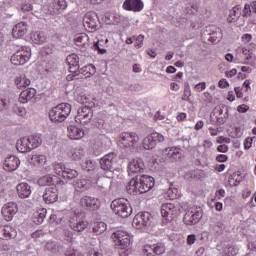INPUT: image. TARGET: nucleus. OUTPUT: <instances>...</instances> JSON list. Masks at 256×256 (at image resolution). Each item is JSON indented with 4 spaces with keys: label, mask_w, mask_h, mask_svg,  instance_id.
<instances>
[{
    "label": "nucleus",
    "mask_w": 256,
    "mask_h": 256,
    "mask_svg": "<svg viewBox=\"0 0 256 256\" xmlns=\"http://www.w3.org/2000/svg\"><path fill=\"white\" fill-rule=\"evenodd\" d=\"M71 113V104L60 103L49 111V119L52 123H63Z\"/></svg>",
    "instance_id": "nucleus-1"
},
{
    "label": "nucleus",
    "mask_w": 256,
    "mask_h": 256,
    "mask_svg": "<svg viewBox=\"0 0 256 256\" xmlns=\"http://www.w3.org/2000/svg\"><path fill=\"white\" fill-rule=\"evenodd\" d=\"M113 213L121 217L122 219H127L133 213V208L129 203V200L125 198H118L112 201L110 205Z\"/></svg>",
    "instance_id": "nucleus-2"
},
{
    "label": "nucleus",
    "mask_w": 256,
    "mask_h": 256,
    "mask_svg": "<svg viewBox=\"0 0 256 256\" xmlns=\"http://www.w3.org/2000/svg\"><path fill=\"white\" fill-rule=\"evenodd\" d=\"M137 143H139V135L135 132H122L119 136V145L125 149H135Z\"/></svg>",
    "instance_id": "nucleus-3"
},
{
    "label": "nucleus",
    "mask_w": 256,
    "mask_h": 256,
    "mask_svg": "<svg viewBox=\"0 0 256 256\" xmlns=\"http://www.w3.org/2000/svg\"><path fill=\"white\" fill-rule=\"evenodd\" d=\"M29 59H31V48L23 46L12 55L10 61L12 65H25Z\"/></svg>",
    "instance_id": "nucleus-4"
},
{
    "label": "nucleus",
    "mask_w": 256,
    "mask_h": 256,
    "mask_svg": "<svg viewBox=\"0 0 256 256\" xmlns=\"http://www.w3.org/2000/svg\"><path fill=\"white\" fill-rule=\"evenodd\" d=\"M153 223V215L149 212H140L135 215L132 220V225L136 229H143V227H151Z\"/></svg>",
    "instance_id": "nucleus-5"
},
{
    "label": "nucleus",
    "mask_w": 256,
    "mask_h": 256,
    "mask_svg": "<svg viewBox=\"0 0 256 256\" xmlns=\"http://www.w3.org/2000/svg\"><path fill=\"white\" fill-rule=\"evenodd\" d=\"M165 141V136L159 132H153L143 139L142 147L146 151H151L157 147V143H163Z\"/></svg>",
    "instance_id": "nucleus-6"
},
{
    "label": "nucleus",
    "mask_w": 256,
    "mask_h": 256,
    "mask_svg": "<svg viewBox=\"0 0 256 256\" xmlns=\"http://www.w3.org/2000/svg\"><path fill=\"white\" fill-rule=\"evenodd\" d=\"M112 239L119 249H127L131 245V236L123 230H117L112 233Z\"/></svg>",
    "instance_id": "nucleus-7"
},
{
    "label": "nucleus",
    "mask_w": 256,
    "mask_h": 256,
    "mask_svg": "<svg viewBox=\"0 0 256 256\" xmlns=\"http://www.w3.org/2000/svg\"><path fill=\"white\" fill-rule=\"evenodd\" d=\"M84 27L93 33L99 29V16L95 12H88L83 18Z\"/></svg>",
    "instance_id": "nucleus-8"
},
{
    "label": "nucleus",
    "mask_w": 256,
    "mask_h": 256,
    "mask_svg": "<svg viewBox=\"0 0 256 256\" xmlns=\"http://www.w3.org/2000/svg\"><path fill=\"white\" fill-rule=\"evenodd\" d=\"M91 119H93V109H91V107L82 106L77 110V116H75L76 123L87 125Z\"/></svg>",
    "instance_id": "nucleus-9"
},
{
    "label": "nucleus",
    "mask_w": 256,
    "mask_h": 256,
    "mask_svg": "<svg viewBox=\"0 0 256 256\" xmlns=\"http://www.w3.org/2000/svg\"><path fill=\"white\" fill-rule=\"evenodd\" d=\"M201 217H203V210L192 208L185 213L183 222L185 225H197V222L201 221Z\"/></svg>",
    "instance_id": "nucleus-10"
},
{
    "label": "nucleus",
    "mask_w": 256,
    "mask_h": 256,
    "mask_svg": "<svg viewBox=\"0 0 256 256\" xmlns=\"http://www.w3.org/2000/svg\"><path fill=\"white\" fill-rule=\"evenodd\" d=\"M161 215L163 223H169V221H173V217L177 215V208L175 207V204H163L161 206Z\"/></svg>",
    "instance_id": "nucleus-11"
},
{
    "label": "nucleus",
    "mask_w": 256,
    "mask_h": 256,
    "mask_svg": "<svg viewBox=\"0 0 256 256\" xmlns=\"http://www.w3.org/2000/svg\"><path fill=\"white\" fill-rule=\"evenodd\" d=\"M65 9H67V0H53L48 5V13L52 16L61 15Z\"/></svg>",
    "instance_id": "nucleus-12"
},
{
    "label": "nucleus",
    "mask_w": 256,
    "mask_h": 256,
    "mask_svg": "<svg viewBox=\"0 0 256 256\" xmlns=\"http://www.w3.org/2000/svg\"><path fill=\"white\" fill-rule=\"evenodd\" d=\"M43 201L47 205H52V203H57L59 199V192L57 190V186H49L45 189V193L43 194Z\"/></svg>",
    "instance_id": "nucleus-13"
},
{
    "label": "nucleus",
    "mask_w": 256,
    "mask_h": 256,
    "mask_svg": "<svg viewBox=\"0 0 256 256\" xmlns=\"http://www.w3.org/2000/svg\"><path fill=\"white\" fill-rule=\"evenodd\" d=\"M55 170L57 171V175H60V177H63V179H67L68 181L75 179L79 175L77 170L71 168H63L61 164H57L55 166Z\"/></svg>",
    "instance_id": "nucleus-14"
},
{
    "label": "nucleus",
    "mask_w": 256,
    "mask_h": 256,
    "mask_svg": "<svg viewBox=\"0 0 256 256\" xmlns=\"http://www.w3.org/2000/svg\"><path fill=\"white\" fill-rule=\"evenodd\" d=\"M80 205L88 211H97L100 202L97 198L91 196H84L80 199Z\"/></svg>",
    "instance_id": "nucleus-15"
},
{
    "label": "nucleus",
    "mask_w": 256,
    "mask_h": 256,
    "mask_svg": "<svg viewBox=\"0 0 256 256\" xmlns=\"http://www.w3.org/2000/svg\"><path fill=\"white\" fill-rule=\"evenodd\" d=\"M66 63L69 65V73H72L73 77L79 75V56L77 54H70L66 58Z\"/></svg>",
    "instance_id": "nucleus-16"
},
{
    "label": "nucleus",
    "mask_w": 256,
    "mask_h": 256,
    "mask_svg": "<svg viewBox=\"0 0 256 256\" xmlns=\"http://www.w3.org/2000/svg\"><path fill=\"white\" fill-rule=\"evenodd\" d=\"M19 165H21V160L17 156H8L3 164V169L11 173L13 171H17L19 169Z\"/></svg>",
    "instance_id": "nucleus-17"
},
{
    "label": "nucleus",
    "mask_w": 256,
    "mask_h": 256,
    "mask_svg": "<svg viewBox=\"0 0 256 256\" xmlns=\"http://www.w3.org/2000/svg\"><path fill=\"white\" fill-rule=\"evenodd\" d=\"M139 181L141 193H147L148 191H151L153 187H155V178L151 176L142 175L139 177Z\"/></svg>",
    "instance_id": "nucleus-18"
},
{
    "label": "nucleus",
    "mask_w": 256,
    "mask_h": 256,
    "mask_svg": "<svg viewBox=\"0 0 256 256\" xmlns=\"http://www.w3.org/2000/svg\"><path fill=\"white\" fill-rule=\"evenodd\" d=\"M115 165V153L106 154L103 158L100 159V167L103 171H110L113 169ZM113 175V173H110Z\"/></svg>",
    "instance_id": "nucleus-19"
},
{
    "label": "nucleus",
    "mask_w": 256,
    "mask_h": 256,
    "mask_svg": "<svg viewBox=\"0 0 256 256\" xmlns=\"http://www.w3.org/2000/svg\"><path fill=\"white\" fill-rule=\"evenodd\" d=\"M227 117H229V110L226 109L225 113L223 114V109L221 108H215L213 112L210 114L211 121H215L219 125H225V122L227 121Z\"/></svg>",
    "instance_id": "nucleus-20"
},
{
    "label": "nucleus",
    "mask_w": 256,
    "mask_h": 256,
    "mask_svg": "<svg viewBox=\"0 0 256 256\" xmlns=\"http://www.w3.org/2000/svg\"><path fill=\"white\" fill-rule=\"evenodd\" d=\"M17 211H19L17 203L8 202L2 208V215L6 219V221H11V219H13V215H15Z\"/></svg>",
    "instance_id": "nucleus-21"
},
{
    "label": "nucleus",
    "mask_w": 256,
    "mask_h": 256,
    "mask_svg": "<svg viewBox=\"0 0 256 256\" xmlns=\"http://www.w3.org/2000/svg\"><path fill=\"white\" fill-rule=\"evenodd\" d=\"M145 170V163L143 159L137 158L130 161L128 165V173L129 175H135L136 173H142Z\"/></svg>",
    "instance_id": "nucleus-22"
},
{
    "label": "nucleus",
    "mask_w": 256,
    "mask_h": 256,
    "mask_svg": "<svg viewBox=\"0 0 256 256\" xmlns=\"http://www.w3.org/2000/svg\"><path fill=\"white\" fill-rule=\"evenodd\" d=\"M143 7V1L141 0H125L123 3V9L133 11L134 13L143 11Z\"/></svg>",
    "instance_id": "nucleus-23"
},
{
    "label": "nucleus",
    "mask_w": 256,
    "mask_h": 256,
    "mask_svg": "<svg viewBox=\"0 0 256 256\" xmlns=\"http://www.w3.org/2000/svg\"><path fill=\"white\" fill-rule=\"evenodd\" d=\"M61 183H63V181L57 176L46 175L38 179V185H40V187H45L47 185L48 187H56V185H61Z\"/></svg>",
    "instance_id": "nucleus-24"
},
{
    "label": "nucleus",
    "mask_w": 256,
    "mask_h": 256,
    "mask_svg": "<svg viewBox=\"0 0 256 256\" xmlns=\"http://www.w3.org/2000/svg\"><path fill=\"white\" fill-rule=\"evenodd\" d=\"M74 43L79 47L80 51L85 52L87 51V47H89V36L86 33L76 34Z\"/></svg>",
    "instance_id": "nucleus-25"
},
{
    "label": "nucleus",
    "mask_w": 256,
    "mask_h": 256,
    "mask_svg": "<svg viewBox=\"0 0 256 256\" xmlns=\"http://www.w3.org/2000/svg\"><path fill=\"white\" fill-rule=\"evenodd\" d=\"M140 185L141 182L139 180V176L131 179L128 185L126 186L127 193H129V195H137V193L141 195L142 193Z\"/></svg>",
    "instance_id": "nucleus-26"
},
{
    "label": "nucleus",
    "mask_w": 256,
    "mask_h": 256,
    "mask_svg": "<svg viewBox=\"0 0 256 256\" xmlns=\"http://www.w3.org/2000/svg\"><path fill=\"white\" fill-rule=\"evenodd\" d=\"M27 34V23L20 22L15 25V27L12 29V37L14 39H21L24 35Z\"/></svg>",
    "instance_id": "nucleus-27"
},
{
    "label": "nucleus",
    "mask_w": 256,
    "mask_h": 256,
    "mask_svg": "<svg viewBox=\"0 0 256 256\" xmlns=\"http://www.w3.org/2000/svg\"><path fill=\"white\" fill-rule=\"evenodd\" d=\"M167 159H170V161H179L181 157H183V153L181 152V149L179 148H166L164 151Z\"/></svg>",
    "instance_id": "nucleus-28"
},
{
    "label": "nucleus",
    "mask_w": 256,
    "mask_h": 256,
    "mask_svg": "<svg viewBox=\"0 0 256 256\" xmlns=\"http://www.w3.org/2000/svg\"><path fill=\"white\" fill-rule=\"evenodd\" d=\"M68 137L72 140L83 139L85 137V131L77 126H68Z\"/></svg>",
    "instance_id": "nucleus-29"
},
{
    "label": "nucleus",
    "mask_w": 256,
    "mask_h": 256,
    "mask_svg": "<svg viewBox=\"0 0 256 256\" xmlns=\"http://www.w3.org/2000/svg\"><path fill=\"white\" fill-rule=\"evenodd\" d=\"M17 237V232L9 226H0V239L5 241L9 239H15Z\"/></svg>",
    "instance_id": "nucleus-30"
},
{
    "label": "nucleus",
    "mask_w": 256,
    "mask_h": 256,
    "mask_svg": "<svg viewBox=\"0 0 256 256\" xmlns=\"http://www.w3.org/2000/svg\"><path fill=\"white\" fill-rule=\"evenodd\" d=\"M112 183H113V176L111 175L102 176L96 180L97 187H99V189H102L103 191H107V189L111 187Z\"/></svg>",
    "instance_id": "nucleus-31"
},
{
    "label": "nucleus",
    "mask_w": 256,
    "mask_h": 256,
    "mask_svg": "<svg viewBox=\"0 0 256 256\" xmlns=\"http://www.w3.org/2000/svg\"><path fill=\"white\" fill-rule=\"evenodd\" d=\"M18 196L21 199H27V197H29V195H31V186H29V184L27 183H20L17 185L16 187Z\"/></svg>",
    "instance_id": "nucleus-32"
},
{
    "label": "nucleus",
    "mask_w": 256,
    "mask_h": 256,
    "mask_svg": "<svg viewBox=\"0 0 256 256\" xmlns=\"http://www.w3.org/2000/svg\"><path fill=\"white\" fill-rule=\"evenodd\" d=\"M16 149L20 153H29V151H32L31 144L29 143L28 138L23 137L20 140H18L16 144Z\"/></svg>",
    "instance_id": "nucleus-33"
},
{
    "label": "nucleus",
    "mask_w": 256,
    "mask_h": 256,
    "mask_svg": "<svg viewBox=\"0 0 256 256\" xmlns=\"http://www.w3.org/2000/svg\"><path fill=\"white\" fill-rule=\"evenodd\" d=\"M74 188H75V191H77L78 193H83V191H87L88 189H91V180H87V179L77 180L74 183Z\"/></svg>",
    "instance_id": "nucleus-34"
},
{
    "label": "nucleus",
    "mask_w": 256,
    "mask_h": 256,
    "mask_svg": "<svg viewBox=\"0 0 256 256\" xmlns=\"http://www.w3.org/2000/svg\"><path fill=\"white\" fill-rule=\"evenodd\" d=\"M35 95H37L35 88H27L20 93V101L21 103H27V101H31Z\"/></svg>",
    "instance_id": "nucleus-35"
},
{
    "label": "nucleus",
    "mask_w": 256,
    "mask_h": 256,
    "mask_svg": "<svg viewBox=\"0 0 256 256\" xmlns=\"http://www.w3.org/2000/svg\"><path fill=\"white\" fill-rule=\"evenodd\" d=\"M92 233L94 235H103L107 231V224L105 222H94L91 224Z\"/></svg>",
    "instance_id": "nucleus-36"
},
{
    "label": "nucleus",
    "mask_w": 256,
    "mask_h": 256,
    "mask_svg": "<svg viewBox=\"0 0 256 256\" xmlns=\"http://www.w3.org/2000/svg\"><path fill=\"white\" fill-rule=\"evenodd\" d=\"M15 85L17 89H27L31 85V80L25 75H20L15 78Z\"/></svg>",
    "instance_id": "nucleus-37"
},
{
    "label": "nucleus",
    "mask_w": 256,
    "mask_h": 256,
    "mask_svg": "<svg viewBox=\"0 0 256 256\" xmlns=\"http://www.w3.org/2000/svg\"><path fill=\"white\" fill-rule=\"evenodd\" d=\"M30 37L36 45H43V43L47 41V36H45V33L41 31L33 32Z\"/></svg>",
    "instance_id": "nucleus-38"
},
{
    "label": "nucleus",
    "mask_w": 256,
    "mask_h": 256,
    "mask_svg": "<svg viewBox=\"0 0 256 256\" xmlns=\"http://www.w3.org/2000/svg\"><path fill=\"white\" fill-rule=\"evenodd\" d=\"M87 225H89V222H87L86 220L70 222V228L78 233H81V231H85V229H87Z\"/></svg>",
    "instance_id": "nucleus-39"
},
{
    "label": "nucleus",
    "mask_w": 256,
    "mask_h": 256,
    "mask_svg": "<svg viewBox=\"0 0 256 256\" xmlns=\"http://www.w3.org/2000/svg\"><path fill=\"white\" fill-rule=\"evenodd\" d=\"M95 65L89 64L87 66H84L82 68H79L78 75H84L86 77H91V75H95L96 73Z\"/></svg>",
    "instance_id": "nucleus-40"
},
{
    "label": "nucleus",
    "mask_w": 256,
    "mask_h": 256,
    "mask_svg": "<svg viewBox=\"0 0 256 256\" xmlns=\"http://www.w3.org/2000/svg\"><path fill=\"white\" fill-rule=\"evenodd\" d=\"M28 143H30V148L37 149L43 143V139L41 138V135H32L30 137H27Z\"/></svg>",
    "instance_id": "nucleus-41"
},
{
    "label": "nucleus",
    "mask_w": 256,
    "mask_h": 256,
    "mask_svg": "<svg viewBox=\"0 0 256 256\" xmlns=\"http://www.w3.org/2000/svg\"><path fill=\"white\" fill-rule=\"evenodd\" d=\"M31 161L34 165L43 166L47 163V157L41 154L32 155Z\"/></svg>",
    "instance_id": "nucleus-42"
},
{
    "label": "nucleus",
    "mask_w": 256,
    "mask_h": 256,
    "mask_svg": "<svg viewBox=\"0 0 256 256\" xmlns=\"http://www.w3.org/2000/svg\"><path fill=\"white\" fill-rule=\"evenodd\" d=\"M81 167L84 171H94L96 163L93 160L86 159L85 161H82Z\"/></svg>",
    "instance_id": "nucleus-43"
},
{
    "label": "nucleus",
    "mask_w": 256,
    "mask_h": 256,
    "mask_svg": "<svg viewBox=\"0 0 256 256\" xmlns=\"http://www.w3.org/2000/svg\"><path fill=\"white\" fill-rule=\"evenodd\" d=\"M234 17H238V19H241V10L239 9V6H234L230 11L228 23H233V21H235Z\"/></svg>",
    "instance_id": "nucleus-44"
},
{
    "label": "nucleus",
    "mask_w": 256,
    "mask_h": 256,
    "mask_svg": "<svg viewBox=\"0 0 256 256\" xmlns=\"http://www.w3.org/2000/svg\"><path fill=\"white\" fill-rule=\"evenodd\" d=\"M152 251L156 255H163L165 253V244L163 243H157L152 246Z\"/></svg>",
    "instance_id": "nucleus-45"
},
{
    "label": "nucleus",
    "mask_w": 256,
    "mask_h": 256,
    "mask_svg": "<svg viewBox=\"0 0 256 256\" xmlns=\"http://www.w3.org/2000/svg\"><path fill=\"white\" fill-rule=\"evenodd\" d=\"M241 172H235L229 176L228 181L230 184L237 185L241 183Z\"/></svg>",
    "instance_id": "nucleus-46"
},
{
    "label": "nucleus",
    "mask_w": 256,
    "mask_h": 256,
    "mask_svg": "<svg viewBox=\"0 0 256 256\" xmlns=\"http://www.w3.org/2000/svg\"><path fill=\"white\" fill-rule=\"evenodd\" d=\"M46 251H50V253H57L59 251V246H57L56 242L49 241L45 245Z\"/></svg>",
    "instance_id": "nucleus-47"
},
{
    "label": "nucleus",
    "mask_w": 256,
    "mask_h": 256,
    "mask_svg": "<svg viewBox=\"0 0 256 256\" xmlns=\"http://www.w3.org/2000/svg\"><path fill=\"white\" fill-rule=\"evenodd\" d=\"M92 125L94 127H97V129H103L105 127V120H103V118L101 117H95L94 119H92Z\"/></svg>",
    "instance_id": "nucleus-48"
},
{
    "label": "nucleus",
    "mask_w": 256,
    "mask_h": 256,
    "mask_svg": "<svg viewBox=\"0 0 256 256\" xmlns=\"http://www.w3.org/2000/svg\"><path fill=\"white\" fill-rule=\"evenodd\" d=\"M83 157H85V153L81 149H75L72 152L73 161H81V159H83Z\"/></svg>",
    "instance_id": "nucleus-49"
},
{
    "label": "nucleus",
    "mask_w": 256,
    "mask_h": 256,
    "mask_svg": "<svg viewBox=\"0 0 256 256\" xmlns=\"http://www.w3.org/2000/svg\"><path fill=\"white\" fill-rule=\"evenodd\" d=\"M93 48L95 51H98L100 55H105V53H107V49L103 48V40H99L98 42H96Z\"/></svg>",
    "instance_id": "nucleus-50"
},
{
    "label": "nucleus",
    "mask_w": 256,
    "mask_h": 256,
    "mask_svg": "<svg viewBox=\"0 0 256 256\" xmlns=\"http://www.w3.org/2000/svg\"><path fill=\"white\" fill-rule=\"evenodd\" d=\"M223 253L225 256H235L237 255V250L233 246H226L223 249Z\"/></svg>",
    "instance_id": "nucleus-51"
},
{
    "label": "nucleus",
    "mask_w": 256,
    "mask_h": 256,
    "mask_svg": "<svg viewBox=\"0 0 256 256\" xmlns=\"http://www.w3.org/2000/svg\"><path fill=\"white\" fill-rule=\"evenodd\" d=\"M47 215V210H42L41 213L37 214V220H34V223H37L38 225H41L43 221H45V217Z\"/></svg>",
    "instance_id": "nucleus-52"
},
{
    "label": "nucleus",
    "mask_w": 256,
    "mask_h": 256,
    "mask_svg": "<svg viewBox=\"0 0 256 256\" xmlns=\"http://www.w3.org/2000/svg\"><path fill=\"white\" fill-rule=\"evenodd\" d=\"M190 95H191V87H189V84H185L184 88V94L182 96V101H190Z\"/></svg>",
    "instance_id": "nucleus-53"
},
{
    "label": "nucleus",
    "mask_w": 256,
    "mask_h": 256,
    "mask_svg": "<svg viewBox=\"0 0 256 256\" xmlns=\"http://www.w3.org/2000/svg\"><path fill=\"white\" fill-rule=\"evenodd\" d=\"M252 13L253 12L251 11V5L245 4L244 9L242 11V17H244V19L247 17H251Z\"/></svg>",
    "instance_id": "nucleus-54"
},
{
    "label": "nucleus",
    "mask_w": 256,
    "mask_h": 256,
    "mask_svg": "<svg viewBox=\"0 0 256 256\" xmlns=\"http://www.w3.org/2000/svg\"><path fill=\"white\" fill-rule=\"evenodd\" d=\"M21 9L24 13H27L29 11H33V5L29 2H24L21 5Z\"/></svg>",
    "instance_id": "nucleus-55"
},
{
    "label": "nucleus",
    "mask_w": 256,
    "mask_h": 256,
    "mask_svg": "<svg viewBox=\"0 0 256 256\" xmlns=\"http://www.w3.org/2000/svg\"><path fill=\"white\" fill-rule=\"evenodd\" d=\"M143 39H145L143 35H139L136 38V43H135L136 49H141L143 47Z\"/></svg>",
    "instance_id": "nucleus-56"
},
{
    "label": "nucleus",
    "mask_w": 256,
    "mask_h": 256,
    "mask_svg": "<svg viewBox=\"0 0 256 256\" xmlns=\"http://www.w3.org/2000/svg\"><path fill=\"white\" fill-rule=\"evenodd\" d=\"M9 108V102L7 99H1L0 100V111H5V109Z\"/></svg>",
    "instance_id": "nucleus-57"
},
{
    "label": "nucleus",
    "mask_w": 256,
    "mask_h": 256,
    "mask_svg": "<svg viewBox=\"0 0 256 256\" xmlns=\"http://www.w3.org/2000/svg\"><path fill=\"white\" fill-rule=\"evenodd\" d=\"M237 111L238 113H247V111H249V106L246 104L239 105Z\"/></svg>",
    "instance_id": "nucleus-58"
},
{
    "label": "nucleus",
    "mask_w": 256,
    "mask_h": 256,
    "mask_svg": "<svg viewBox=\"0 0 256 256\" xmlns=\"http://www.w3.org/2000/svg\"><path fill=\"white\" fill-rule=\"evenodd\" d=\"M255 139V137L253 138H246L245 142H244V148L245 149H251V145H253V140Z\"/></svg>",
    "instance_id": "nucleus-59"
},
{
    "label": "nucleus",
    "mask_w": 256,
    "mask_h": 256,
    "mask_svg": "<svg viewBox=\"0 0 256 256\" xmlns=\"http://www.w3.org/2000/svg\"><path fill=\"white\" fill-rule=\"evenodd\" d=\"M214 229H216V231H222V229H225V224L221 221H217L214 224Z\"/></svg>",
    "instance_id": "nucleus-60"
},
{
    "label": "nucleus",
    "mask_w": 256,
    "mask_h": 256,
    "mask_svg": "<svg viewBox=\"0 0 256 256\" xmlns=\"http://www.w3.org/2000/svg\"><path fill=\"white\" fill-rule=\"evenodd\" d=\"M217 151L219 153H227V151H229V147L225 144H221L217 147Z\"/></svg>",
    "instance_id": "nucleus-61"
},
{
    "label": "nucleus",
    "mask_w": 256,
    "mask_h": 256,
    "mask_svg": "<svg viewBox=\"0 0 256 256\" xmlns=\"http://www.w3.org/2000/svg\"><path fill=\"white\" fill-rule=\"evenodd\" d=\"M206 87H207V85L205 84V82H200V83L196 84L195 89H196V91L201 92V91L205 90Z\"/></svg>",
    "instance_id": "nucleus-62"
},
{
    "label": "nucleus",
    "mask_w": 256,
    "mask_h": 256,
    "mask_svg": "<svg viewBox=\"0 0 256 256\" xmlns=\"http://www.w3.org/2000/svg\"><path fill=\"white\" fill-rule=\"evenodd\" d=\"M217 143H231V138L220 136L217 139Z\"/></svg>",
    "instance_id": "nucleus-63"
},
{
    "label": "nucleus",
    "mask_w": 256,
    "mask_h": 256,
    "mask_svg": "<svg viewBox=\"0 0 256 256\" xmlns=\"http://www.w3.org/2000/svg\"><path fill=\"white\" fill-rule=\"evenodd\" d=\"M87 256H103V254H101V252L95 250V249H90L88 251V255Z\"/></svg>",
    "instance_id": "nucleus-64"
}]
</instances>
